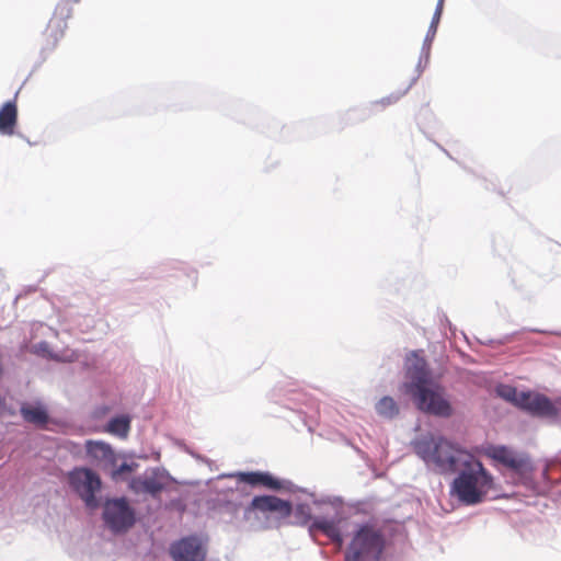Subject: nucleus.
Wrapping results in <instances>:
<instances>
[{
  "label": "nucleus",
  "instance_id": "423d86ee",
  "mask_svg": "<svg viewBox=\"0 0 561 561\" xmlns=\"http://www.w3.org/2000/svg\"><path fill=\"white\" fill-rule=\"evenodd\" d=\"M104 520L113 531H123L135 523L134 511L125 499L108 501L104 507Z\"/></svg>",
  "mask_w": 561,
  "mask_h": 561
},
{
  "label": "nucleus",
  "instance_id": "5701e85b",
  "mask_svg": "<svg viewBox=\"0 0 561 561\" xmlns=\"http://www.w3.org/2000/svg\"><path fill=\"white\" fill-rule=\"evenodd\" d=\"M77 358H78V355L75 352H72L71 355L67 357V360L72 362Z\"/></svg>",
  "mask_w": 561,
  "mask_h": 561
},
{
  "label": "nucleus",
  "instance_id": "f8f14e48",
  "mask_svg": "<svg viewBox=\"0 0 561 561\" xmlns=\"http://www.w3.org/2000/svg\"><path fill=\"white\" fill-rule=\"evenodd\" d=\"M251 504L255 510L261 512H276L282 517H288L291 514L290 503L273 495L255 496Z\"/></svg>",
  "mask_w": 561,
  "mask_h": 561
},
{
  "label": "nucleus",
  "instance_id": "4468645a",
  "mask_svg": "<svg viewBox=\"0 0 561 561\" xmlns=\"http://www.w3.org/2000/svg\"><path fill=\"white\" fill-rule=\"evenodd\" d=\"M239 482L251 485H264L272 490H279L282 482L266 472H238L233 474Z\"/></svg>",
  "mask_w": 561,
  "mask_h": 561
},
{
  "label": "nucleus",
  "instance_id": "dca6fc26",
  "mask_svg": "<svg viewBox=\"0 0 561 561\" xmlns=\"http://www.w3.org/2000/svg\"><path fill=\"white\" fill-rule=\"evenodd\" d=\"M490 456L494 460L516 471L520 470L525 465L524 459L519 458L515 453L504 446L492 448Z\"/></svg>",
  "mask_w": 561,
  "mask_h": 561
},
{
  "label": "nucleus",
  "instance_id": "4be33fe9",
  "mask_svg": "<svg viewBox=\"0 0 561 561\" xmlns=\"http://www.w3.org/2000/svg\"><path fill=\"white\" fill-rule=\"evenodd\" d=\"M135 467H136L135 463L124 462L113 471V478L116 479V478L123 476L124 473H129V472L134 471Z\"/></svg>",
  "mask_w": 561,
  "mask_h": 561
},
{
  "label": "nucleus",
  "instance_id": "6ab92c4d",
  "mask_svg": "<svg viewBox=\"0 0 561 561\" xmlns=\"http://www.w3.org/2000/svg\"><path fill=\"white\" fill-rule=\"evenodd\" d=\"M129 430L130 420L127 416L114 417L107 424V432L119 437H126Z\"/></svg>",
  "mask_w": 561,
  "mask_h": 561
},
{
  "label": "nucleus",
  "instance_id": "a211bd4d",
  "mask_svg": "<svg viewBox=\"0 0 561 561\" xmlns=\"http://www.w3.org/2000/svg\"><path fill=\"white\" fill-rule=\"evenodd\" d=\"M377 413L382 416V417H386V419H393L396 417L400 410H399V407L397 404V402L394 401L393 398L389 397V396H386V397H382L377 403H376V407H375Z\"/></svg>",
  "mask_w": 561,
  "mask_h": 561
},
{
  "label": "nucleus",
  "instance_id": "f257e3e1",
  "mask_svg": "<svg viewBox=\"0 0 561 561\" xmlns=\"http://www.w3.org/2000/svg\"><path fill=\"white\" fill-rule=\"evenodd\" d=\"M400 391L408 394L424 413L438 417H450L454 413L444 387L433 378L425 358L416 352L405 358L404 381Z\"/></svg>",
  "mask_w": 561,
  "mask_h": 561
},
{
  "label": "nucleus",
  "instance_id": "9d476101",
  "mask_svg": "<svg viewBox=\"0 0 561 561\" xmlns=\"http://www.w3.org/2000/svg\"><path fill=\"white\" fill-rule=\"evenodd\" d=\"M129 488L136 494L147 493L157 496L164 490L165 483L162 481V476L157 471H152L150 474L146 473L141 477L133 478L129 482Z\"/></svg>",
  "mask_w": 561,
  "mask_h": 561
},
{
  "label": "nucleus",
  "instance_id": "9b49d317",
  "mask_svg": "<svg viewBox=\"0 0 561 561\" xmlns=\"http://www.w3.org/2000/svg\"><path fill=\"white\" fill-rule=\"evenodd\" d=\"M80 0H61L57 3L54 14L48 22L47 30L55 37L62 36L67 27V20L71 16L72 4Z\"/></svg>",
  "mask_w": 561,
  "mask_h": 561
},
{
  "label": "nucleus",
  "instance_id": "f3484780",
  "mask_svg": "<svg viewBox=\"0 0 561 561\" xmlns=\"http://www.w3.org/2000/svg\"><path fill=\"white\" fill-rule=\"evenodd\" d=\"M85 449L90 457L99 460H107L113 456L112 448L102 442L89 440L87 442Z\"/></svg>",
  "mask_w": 561,
  "mask_h": 561
},
{
  "label": "nucleus",
  "instance_id": "0eeeda50",
  "mask_svg": "<svg viewBox=\"0 0 561 561\" xmlns=\"http://www.w3.org/2000/svg\"><path fill=\"white\" fill-rule=\"evenodd\" d=\"M169 552L173 561H205L207 556L205 542L195 535L174 541Z\"/></svg>",
  "mask_w": 561,
  "mask_h": 561
},
{
  "label": "nucleus",
  "instance_id": "7ed1b4c3",
  "mask_svg": "<svg viewBox=\"0 0 561 561\" xmlns=\"http://www.w3.org/2000/svg\"><path fill=\"white\" fill-rule=\"evenodd\" d=\"M386 547L385 534L376 523L357 526L345 552V561H379Z\"/></svg>",
  "mask_w": 561,
  "mask_h": 561
},
{
  "label": "nucleus",
  "instance_id": "20e7f679",
  "mask_svg": "<svg viewBox=\"0 0 561 561\" xmlns=\"http://www.w3.org/2000/svg\"><path fill=\"white\" fill-rule=\"evenodd\" d=\"M414 450L428 466H434L439 472H455L458 469H447L440 466L439 460L455 458L457 453H467L449 443L443 437L424 436L414 443Z\"/></svg>",
  "mask_w": 561,
  "mask_h": 561
},
{
  "label": "nucleus",
  "instance_id": "f03ea898",
  "mask_svg": "<svg viewBox=\"0 0 561 561\" xmlns=\"http://www.w3.org/2000/svg\"><path fill=\"white\" fill-rule=\"evenodd\" d=\"M456 458L439 460L442 467L459 469L460 473L454 481V490L459 500L468 505L483 501L493 488V478L482 463L470 453H456Z\"/></svg>",
  "mask_w": 561,
  "mask_h": 561
},
{
  "label": "nucleus",
  "instance_id": "2eb2a0df",
  "mask_svg": "<svg viewBox=\"0 0 561 561\" xmlns=\"http://www.w3.org/2000/svg\"><path fill=\"white\" fill-rule=\"evenodd\" d=\"M23 420L37 427H44L48 423L47 410L39 403H23L20 409Z\"/></svg>",
  "mask_w": 561,
  "mask_h": 561
},
{
  "label": "nucleus",
  "instance_id": "6e6552de",
  "mask_svg": "<svg viewBox=\"0 0 561 561\" xmlns=\"http://www.w3.org/2000/svg\"><path fill=\"white\" fill-rule=\"evenodd\" d=\"M518 408L535 416L556 417L558 410L549 398L541 393L522 391Z\"/></svg>",
  "mask_w": 561,
  "mask_h": 561
},
{
  "label": "nucleus",
  "instance_id": "1a4fd4ad",
  "mask_svg": "<svg viewBox=\"0 0 561 561\" xmlns=\"http://www.w3.org/2000/svg\"><path fill=\"white\" fill-rule=\"evenodd\" d=\"M311 519V517H309ZM341 518L314 517L309 526V533L316 535L321 533L330 540L341 546L343 543V535L341 529Z\"/></svg>",
  "mask_w": 561,
  "mask_h": 561
},
{
  "label": "nucleus",
  "instance_id": "ddd939ff",
  "mask_svg": "<svg viewBox=\"0 0 561 561\" xmlns=\"http://www.w3.org/2000/svg\"><path fill=\"white\" fill-rule=\"evenodd\" d=\"M18 124V105L8 101L0 107V134L12 136Z\"/></svg>",
  "mask_w": 561,
  "mask_h": 561
},
{
  "label": "nucleus",
  "instance_id": "39448f33",
  "mask_svg": "<svg viewBox=\"0 0 561 561\" xmlns=\"http://www.w3.org/2000/svg\"><path fill=\"white\" fill-rule=\"evenodd\" d=\"M69 484L87 506H98L95 492L101 489V479L95 472L87 468H77L69 473Z\"/></svg>",
  "mask_w": 561,
  "mask_h": 561
},
{
  "label": "nucleus",
  "instance_id": "aec40b11",
  "mask_svg": "<svg viewBox=\"0 0 561 561\" xmlns=\"http://www.w3.org/2000/svg\"><path fill=\"white\" fill-rule=\"evenodd\" d=\"M495 391L499 397L518 408L519 397H522V392H518L515 387L510 385H499Z\"/></svg>",
  "mask_w": 561,
  "mask_h": 561
},
{
  "label": "nucleus",
  "instance_id": "412c9836",
  "mask_svg": "<svg viewBox=\"0 0 561 561\" xmlns=\"http://www.w3.org/2000/svg\"><path fill=\"white\" fill-rule=\"evenodd\" d=\"M443 5H444V0H438L437 7H436V10H435V13L432 19L431 26H430V31H432L433 33L436 32L437 25L439 23L440 15L443 12Z\"/></svg>",
  "mask_w": 561,
  "mask_h": 561
}]
</instances>
